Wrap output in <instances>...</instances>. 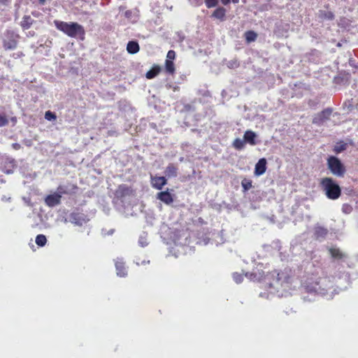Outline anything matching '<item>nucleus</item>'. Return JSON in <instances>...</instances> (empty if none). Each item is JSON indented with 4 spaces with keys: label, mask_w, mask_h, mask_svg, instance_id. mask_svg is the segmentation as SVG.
Here are the masks:
<instances>
[{
    "label": "nucleus",
    "mask_w": 358,
    "mask_h": 358,
    "mask_svg": "<svg viewBox=\"0 0 358 358\" xmlns=\"http://www.w3.org/2000/svg\"><path fill=\"white\" fill-rule=\"evenodd\" d=\"M56 28L71 38H77L83 41L85 36L84 27L78 22H66L59 20L54 21Z\"/></svg>",
    "instance_id": "f257e3e1"
},
{
    "label": "nucleus",
    "mask_w": 358,
    "mask_h": 358,
    "mask_svg": "<svg viewBox=\"0 0 358 358\" xmlns=\"http://www.w3.org/2000/svg\"><path fill=\"white\" fill-rule=\"evenodd\" d=\"M320 187L329 199L336 200L341 195V187L338 182L331 177L321 178Z\"/></svg>",
    "instance_id": "f03ea898"
},
{
    "label": "nucleus",
    "mask_w": 358,
    "mask_h": 358,
    "mask_svg": "<svg viewBox=\"0 0 358 358\" xmlns=\"http://www.w3.org/2000/svg\"><path fill=\"white\" fill-rule=\"evenodd\" d=\"M327 166L331 173L338 178H343L346 173V168L343 162L335 156L327 159Z\"/></svg>",
    "instance_id": "7ed1b4c3"
},
{
    "label": "nucleus",
    "mask_w": 358,
    "mask_h": 358,
    "mask_svg": "<svg viewBox=\"0 0 358 358\" xmlns=\"http://www.w3.org/2000/svg\"><path fill=\"white\" fill-rule=\"evenodd\" d=\"M78 189V186L75 184L69 183L67 185H60L57 188V194H60L62 196L63 194H75Z\"/></svg>",
    "instance_id": "20e7f679"
},
{
    "label": "nucleus",
    "mask_w": 358,
    "mask_h": 358,
    "mask_svg": "<svg viewBox=\"0 0 358 358\" xmlns=\"http://www.w3.org/2000/svg\"><path fill=\"white\" fill-rule=\"evenodd\" d=\"M331 113L332 110L330 108L324 109L313 118V123L315 124H321L324 120L329 118Z\"/></svg>",
    "instance_id": "39448f33"
},
{
    "label": "nucleus",
    "mask_w": 358,
    "mask_h": 358,
    "mask_svg": "<svg viewBox=\"0 0 358 358\" xmlns=\"http://www.w3.org/2000/svg\"><path fill=\"white\" fill-rule=\"evenodd\" d=\"M156 197L166 205H171L173 202V196L169 192V189L158 192Z\"/></svg>",
    "instance_id": "423d86ee"
},
{
    "label": "nucleus",
    "mask_w": 358,
    "mask_h": 358,
    "mask_svg": "<svg viewBox=\"0 0 358 358\" xmlns=\"http://www.w3.org/2000/svg\"><path fill=\"white\" fill-rule=\"evenodd\" d=\"M45 203L49 207H54L61 203V195L57 192L52 194H48L45 198Z\"/></svg>",
    "instance_id": "0eeeda50"
},
{
    "label": "nucleus",
    "mask_w": 358,
    "mask_h": 358,
    "mask_svg": "<svg viewBox=\"0 0 358 358\" xmlns=\"http://www.w3.org/2000/svg\"><path fill=\"white\" fill-rule=\"evenodd\" d=\"M115 265L117 275L121 278L126 277L127 275V271L125 266V263L123 262V260L122 259H117L115 261Z\"/></svg>",
    "instance_id": "6e6552de"
},
{
    "label": "nucleus",
    "mask_w": 358,
    "mask_h": 358,
    "mask_svg": "<svg viewBox=\"0 0 358 358\" xmlns=\"http://www.w3.org/2000/svg\"><path fill=\"white\" fill-rule=\"evenodd\" d=\"M266 159L265 158H262L259 159L257 163L255 164V175L256 176H259L263 175L266 171Z\"/></svg>",
    "instance_id": "1a4fd4ad"
},
{
    "label": "nucleus",
    "mask_w": 358,
    "mask_h": 358,
    "mask_svg": "<svg viewBox=\"0 0 358 358\" xmlns=\"http://www.w3.org/2000/svg\"><path fill=\"white\" fill-rule=\"evenodd\" d=\"M152 186L157 189H162L167 184V180L164 176H155L152 178Z\"/></svg>",
    "instance_id": "9d476101"
},
{
    "label": "nucleus",
    "mask_w": 358,
    "mask_h": 358,
    "mask_svg": "<svg viewBox=\"0 0 358 358\" xmlns=\"http://www.w3.org/2000/svg\"><path fill=\"white\" fill-rule=\"evenodd\" d=\"M85 215L83 213L73 212L70 215V219L72 223L76 225H82L86 221Z\"/></svg>",
    "instance_id": "9b49d317"
},
{
    "label": "nucleus",
    "mask_w": 358,
    "mask_h": 358,
    "mask_svg": "<svg viewBox=\"0 0 358 358\" xmlns=\"http://www.w3.org/2000/svg\"><path fill=\"white\" fill-rule=\"evenodd\" d=\"M226 13L227 10L224 8L218 7L213 11L211 17L222 22L226 20Z\"/></svg>",
    "instance_id": "f8f14e48"
},
{
    "label": "nucleus",
    "mask_w": 358,
    "mask_h": 358,
    "mask_svg": "<svg viewBox=\"0 0 358 358\" xmlns=\"http://www.w3.org/2000/svg\"><path fill=\"white\" fill-rule=\"evenodd\" d=\"M133 189L125 185H121L118 187L117 189V194L120 197H124L125 196H129L132 194Z\"/></svg>",
    "instance_id": "ddd939ff"
},
{
    "label": "nucleus",
    "mask_w": 358,
    "mask_h": 358,
    "mask_svg": "<svg viewBox=\"0 0 358 358\" xmlns=\"http://www.w3.org/2000/svg\"><path fill=\"white\" fill-rule=\"evenodd\" d=\"M256 138V134L250 130H248L245 132L243 136V139L245 142L248 143L251 145H255L257 144V142L255 141Z\"/></svg>",
    "instance_id": "4468645a"
},
{
    "label": "nucleus",
    "mask_w": 358,
    "mask_h": 358,
    "mask_svg": "<svg viewBox=\"0 0 358 358\" xmlns=\"http://www.w3.org/2000/svg\"><path fill=\"white\" fill-rule=\"evenodd\" d=\"M162 69L161 67L155 64L152 66V68L146 73L145 77L148 79H152L155 77H156L161 71Z\"/></svg>",
    "instance_id": "2eb2a0df"
},
{
    "label": "nucleus",
    "mask_w": 358,
    "mask_h": 358,
    "mask_svg": "<svg viewBox=\"0 0 358 358\" xmlns=\"http://www.w3.org/2000/svg\"><path fill=\"white\" fill-rule=\"evenodd\" d=\"M329 252L331 257L335 259H342L345 257V255L339 248H331Z\"/></svg>",
    "instance_id": "dca6fc26"
},
{
    "label": "nucleus",
    "mask_w": 358,
    "mask_h": 358,
    "mask_svg": "<svg viewBox=\"0 0 358 358\" xmlns=\"http://www.w3.org/2000/svg\"><path fill=\"white\" fill-rule=\"evenodd\" d=\"M140 50L138 43L136 41H129L127 45V50L130 54H136Z\"/></svg>",
    "instance_id": "f3484780"
},
{
    "label": "nucleus",
    "mask_w": 358,
    "mask_h": 358,
    "mask_svg": "<svg viewBox=\"0 0 358 358\" xmlns=\"http://www.w3.org/2000/svg\"><path fill=\"white\" fill-rule=\"evenodd\" d=\"M34 22V20L29 15H24L20 22V25L24 30L29 29Z\"/></svg>",
    "instance_id": "a211bd4d"
},
{
    "label": "nucleus",
    "mask_w": 358,
    "mask_h": 358,
    "mask_svg": "<svg viewBox=\"0 0 358 358\" xmlns=\"http://www.w3.org/2000/svg\"><path fill=\"white\" fill-rule=\"evenodd\" d=\"M348 148V144L343 141H341L334 145L333 148V151L336 154H339L343 151H345Z\"/></svg>",
    "instance_id": "6ab92c4d"
},
{
    "label": "nucleus",
    "mask_w": 358,
    "mask_h": 358,
    "mask_svg": "<svg viewBox=\"0 0 358 358\" xmlns=\"http://www.w3.org/2000/svg\"><path fill=\"white\" fill-rule=\"evenodd\" d=\"M165 71L171 76L175 74L176 67L173 61L165 60Z\"/></svg>",
    "instance_id": "aec40b11"
},
{
    "label": "nucleus",
    "mask_w": 358,
    "mask_h": 358,
    "mask_svg": "<svg viewBox=\"0 0 358 358\" xmlns=\"http://www.w3.org/2000/svg\"><path fill=\"white\" fill-rule=\"evenodd\" d=\"M244 36L248 43L255 41L257 38V34L252 30L245 31Z\"/></svg>",
    "instance_id": "412c9836"
},
{
    "label": "nucleus",
    "mask_w": 358,
    "mask_h": 358,
    "mask_svg": "<svg viewBox=\"0 0 358 358\" xmlns=\"http://www.w3.org/2000/svg\"><path fill=\"white\" fill-rule=\"evenodd\" d=\"M319 17L322 20H333L335 16L331 11L320 10Z\"/></svg>",
    "instance_id": "4be33fe9"
},
{
    "label": "nucleus",
    "mask_w": 358,
    "mask_h": 358,
    "mask_svg": "<svg viewBox=\"0 0 358 358\" xmlns=\"http://www.w3.org/2000/svg\"><path fill=\"white\" fill-rule=\"evenodd\" d=\"M17 42L15 39H9L3 41V48L5 50H14L17 48Z\"/></svg>",
    "instance_id": "5701e85b"
},
{
    "label": "nucleus",
    "mask_w": 358,
    "mask_h": 358,
    "mask_svg": "<svg viewBox=\"0 0 358 358\" xmlns=\"http://www.w3.org/2000/svg\"><path fill=\"white\" fill-rule=\"evenodd\" d=\"M177 170L176 166L173 164H169L166 169V173L169 177H175L177 176Z\"/></svg>",
    "instance_id": "b1692460"
},
{
    "label": "nucleus",
    "mask_w": 358,
    "mask_h": 358,
    "mask_svg": "<svg viewBox=\"0 0 358 358\" xmlns=\"http://www.w3.org/2000/svg\"><path fill=\"white\" fill-rule=\"evenodd\" d=\"M241 185L243 189V192H247L252 187V181L248 178H244L241 181Z\"/></svg>",
    "instance_id": "393cba45"
},
{
    "label": "nucleus",
    "mask_w": 358,
    "mask_h": 358,
    "mask_svg": "<svg viewBox=\"0 0 358 358\" xmlns=\"http://www.w3.org/2000/svg\"><path fill=\"white\" fill-rule=\"evenodd\" d=\"M233 146L238 150H242L245 146V141L244 140L237 138L234 141Z\"/></svg>",
    "instance_id": "a878e982"
},
{
    "label": "nucleus",
    "mask_w": 358,
    "mask_h": 358,
    "mask_svg": "<svg viewBox=\"0 0 358 358\" xmlns=\"http://www.w3.org/2000/svg\"><path fill=\"white\" fill-rule=\"evenodd\" d=\"M35 241L38 246L43 247L47 243V238L45 235L39 234L36 236Z\"/></svg>",
    "instance_id": "bb28decb"
},
{
    "label": "nucleus",
    "mask_w": 358,
    "mask_h": 358,
    "mask_svg": "<svg viewBox=\"0 0 358 358\" xmlns=\"http://www.w3.org/2000/svg\"><path fill=\"white\" fill-rule=\"evenodd\" d=\"M8 124V119L4 113H0V127H5Z\"/></svg>",
    "instance_id": "cd10ccee"
},
{
    "label": "nucleus",
    "mask_w": 358,
    "mask_h": 358,
    "mask_svg": "<svg viewBox=\"0 0 358 358\" xmlns=\"http://www.w3.org/2000/svg\"><path fill=\"white\" fill-rule=\"evenodd\" d=\"M45 118L47 120H49V121H52V120H55L56 118H57V116L56 115L52 113V111L50 110H48L45 112Z\"/></svg>",
    "instance_id": "c85d7f7f"
},
{
    "label": "nucleus",
    "mask_w": 358,
    "mask_h": 358,
    "mask_svg": "<svg viewBox=\"0 0 358 358\" xmlns=\"http://www.w3.org/2000/svg\"><path fill=\"white\" fill-rule=\"evenodd\" d=\"M205 3L207 8H213L218 4V0H205Z\"/></svg>",
    "instance_id": "c756f323"
},
{
    "label": "nucleus",
    "mask_w": 358,
    "mask_h": 358,
    "mask_svg": "<svg viewBox=\"0 0 358 358\" xmlns=\"http://www.w3.org/2000/svg\"><path fill=\"white\" fill-rule=\"evenodd\" d=\"M176 52L173 50L168 51L166 60L173 61L176 59Z\"/></svg>",
    "instance_id": "7c9ffc66"
},
{
    "label": "nucleus",
    "mask_w": 358,
    "mask_h": 358,
    "mask_svg": "<svg viewBox=\"0 0 358 358\" xmlns=\"http://www.w3.org/2000/svg\"><path fill=\"white\" fill-rule=\"evenodd\" d=\"M352 210L351 206L348 204H344L343 206V211L345 213H349Z\"/></svg>",
    "instance_id": "2f4dec72"
},
{
    "label": "nucleus",
    "mask_w": 358,
    "mask_h": 358,
    "mask_svg": "<svg viewBox=\"0 0 358 358\" xmlns=\"http://www.w3.org/2000/svg\"><path fill=\"white\" fill-rule=\"evenodd\" d=\"M234 279L235 280V281L237 282V283H239L241 282L242 279H243V277L241 275H234Z\"/></svg>",
    "instance_id": "473e14b6"
},
{
    "label": "nucleus",
    "mask_w": 358,
    "mask_h": 358,
    "mask_svg": "<svg viewBox=\"0 0 358 358\" xmlns=\"http://www.w3.org/2000/svg\"><path fill=\"white\" fill-rule=\"evenodd\" d=\"M11 2V0H0V3L4 6L8 5Z\"/></svg>",
    "instance_id": "72a5a7b5"
},
{
    "label": "nucleus",
    "mask_w": 358,
    "mask_h": 358,
    "mask_svg": "<svg viewBox=\"0 0 358 358\" xmlns=\"http://www.w3.org/2000/svg\"><path fill=\"white\" fill-rule=\"evenodd\" d=\"M13 148L15 149V150H17V149H20V145L18 144V143H13Z\"/></svg>",
    "instance_id": "f704fd0d"
},
{
    "label": "nucleus",
    "mask_w": 358,
    "mask_h": 358,
    "mask_svg": "<svg viewBox=\"0 0 358 358\" xmlns=\"http://www.w3.org/2000/svg\"><path fill=\"white\" fill-rule=\"evenodd\" d=\"M230 1L231 0H221V2L224 4V5H227L230 3Z\"/></svg>",
    "instance_id": "c9c22d12"
},
{
    "label": "nucleus",
    "mask_w": 358,
    "mask_h": 358,
    "mask_svg": "<svg viewBox=\"0 0 358 358\" xmlns=\"http://www.w3.org/2000/svg\"><path fill=\"white\" fill-rule=\"evenodd\" d=\"M39 1V3L42 5H43L45 2V0H38Z\"/></svg>",
    "instance_id": "e433bc0d"
},
{
    "label": "nucleus",
    "mask_w": 358,
    "mask_h": 358,
    "mask_svg": "<svg viewBox=\"0 0 358 358\" xmlns=\"http://www.w3.org/2000/svg\"><path fill=\"white\" fill-rule=\"evenodd\" d=\"M231 1L234 3H238L239 2V0H231Z\"/></svg>",
    "instance_id": "4c0bfd02"
},
{
    "label": "nucleus",
    "mask_w": 358,
    "mask_h": 358,
    "mask_svg": "<svg viewBox=\"0 0 358 358\" xmlns=\"http://www.w3.org/2000/svg\"><path fill=\"white\" fill-rule=\"evenodd\" d=\"M12 120H13V121H14V122H15V121H16V118H15V117H13V118H12Z\"/></svg>",
    "instance_id": "58836bf2"
},
{
    "label": "nucleus",
    "mask_w": 358,
    "mask_h": 358,
    "mask_svg": "<svg viewBox=\"0 0 358 358\" xmlns=\"http://www.w3.org/2000/svg\"><path fill=\"white\" fill-rule=\"evenodd\" d=\"M315 285H319V282H315Z\"/></svg>",
    "instance_id": "ea45409f"
}]
</instances>
